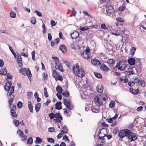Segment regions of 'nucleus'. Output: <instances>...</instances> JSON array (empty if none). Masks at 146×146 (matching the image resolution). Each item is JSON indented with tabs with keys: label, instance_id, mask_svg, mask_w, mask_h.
Segmentation results:
<instances>
[{
	"label": "nucleus",
	"instance_id": "1",
	"mask_svg": "<svg viewBox=\"0 0 146 146\" xmlns=\"http://www.w3.org/2000/svg\"><path fill=\"white\" fill-rule=\"evenodd\" d=\"M72 70L73 73L76 76L82 78L85 76V73L84 70L77 64L73 65Z\"/></svg>",
	"mask_w": 146,
	"mask_h": 146
},
{
	"label": "nucleus",
	"instance_id": "2",
	"mask_svg": "<svg viewBox=\"0 0 146 146\" xmlns=\"http://www.w3.org/2000/svg\"><path fill=\"white\" fill-rule=\"evenodd\" d=\"M107 96L106 94H103L96 96L94 98L95 102L97 103L99 106H102L104 101L105 102V100Z\"/></svg>",
	"mask_w": 146,
	"mask_h": 146
},
{
	"label": "nucleus",
	"instance_id": "3",
	"mask_svg": "<svg viewBox=\"0 0 146 146\" xmlns=\"http://www.w3.org/2000/svg\"><path fill=\"white\" fill-rule=\"evenodd\" d=\"M19 71V72L21 73L22 75L24 76H26L27 75L29 78H31L32 74L30 69L29 68L26 69L25 68H21Z\"/></svg>",
	"mask_w": 146,
	"mask_h": 146
},
{
	"label": "nucleus",
	"instance_id": "4",
	"mask_svg": "<svg viewBox=\"0 0 146 146\" xmlns=\"http://www.w3.org/2000/svg\"><path fill=\"white\" fill-rule=\"evenodd\" d=\"M126 66V61L121 60L117 63V64L115 67V68L117 67L118 70L121 71L124 70Z\"/></svg>",
	"mask_w": 146,
	"mask_h": 146
},
{
	"label": "nucleus",
	"instance_id": "5",
	"mask_svg": "<svg viewBox=\"0 0 146 146\" xmlns=\"http://www.w3.org/2000/svg\"><path fill=\"white\" fill-rule=\"evenodd\" d=\"M81 54L82 57L86 59L90 58V57L91 56L90 51L89 48L88 47L86 48L84 51L82 52Z\"/></svg>",
	"mask_w": 146,
	"mask_h": 146
},
{
	"label": "nucleus",
	"instance_id": "6",
	"mask_svg": "<svg viewBox=\"0 0 146 146\" xmlns=\"http://www.w3.org/2000/svg\"><path fill=\"white\" fill-rule=\"evenodd\" d=\"M52 76L54 78L56 81L60 80L62 81L63 80V78L60 75V74L55 70L53 71L52 72Z\"/></svg>",
	"mask_w": 146,
	"mask_h": 146
},
{
	"label": "nucleus",
	"instance_id": "7",
	"mask_svg": "<svg viewBox=\"0 0 146 146\" xmlns=\"http://www.w3.org/2000/svg\"><path fill=\"white\" fill-rule=\"evenodd\" d=\"M127 137L130 142L134 141L137 139V136L131 132L129 130L128 131Z\"/></svg>",
	"mask_w": 146,
	"mask_h": 146
},
{
	"label": "nucleus",
	"instance_id": "8",
	"mask_svg": "<svg viewBox=\"0 0 146 146\" xmlns=\"http://www.w3.org/2000/svg\"><path fill=\"white\" fill-rule=\"evenodd\" d=\"M64 104L67 108L69 110H72L73 108V105L70 104V100L65 98H63Z\"/></svg>",
	"mask_w": 146,
	"mask_h": 146
},
{
	"label": "nucleus",
	"instance_id": "9",
	"mask_svg": "<svg viewBox=\"0 0 146 146\" xmlns=\"http://www.w3.org/2000/svg\"><path fill=\"white\" fill-rule=\"evenodd\" d=\"M11 115L15 117H17V115L16 113L15 110H16V106L13 104L12 106H11Z\"/></svg>",
	"mask_w": 146,
	"mask_h": 146
},
{
	"label": "nucleus",
	"instance_id": "10",
	"mask_svg": "<svg viewBox=\"0 0 146 146\" xmlns=\"http://www.w3.org/2000/svg\"><path fill=\"white\" fill-rule=\"evenodd\" d=\"M55 119H53V121L57 123L60 122L61 120H62V117L59 113H55Z\"/></svg>",
	"mask_w": 146,
	"mask_h": 146
},
{
	"label": "nucleus",
	"instance_id": "11",
	"mask_svg": "<svg viewBox=\"0 0 146 146\" xmlns=\"http://www.w3.org/2000/svg\"><path fill=\"white\" fill-rule=\"evenodd\" d=\"M5 90L8 91L7 95L8 96H11L13 93L14 91V87H5Z\"/></svg>",
	"mask_w": 146,
	"mask_h": 146
},
{
	"label": "nucleus",
	"instance_id": "12",
	"mask_svg": "<svg viewBox=\"0 0 146 146\" xmlns=\"http://www.w3.org/2000/svg\"><path fill=\"white\" fill-rule=\"evenodd\" d=\"M128 131L129 130L128 129L121 130L119 133L118 135L121 138H123L125 136H127Z\"/></svg>",
	"mask_w": 146,
	"mask_h": 146
},
{
	"label": "nucleus",
	"instance_id": "13",
	"mask_svg": "<svg viewBox=\"0 0 146 146\" xmlns=\"http://www.w3.org/2000/svg\"><path fill=\"white\" fill-rule=\"evenodd\" d=\"M106 9L107 13H112L114 11V9L113 7L110 5H107L106 6Z\"/></svg>",
	"mask_w": 146,
	"mask_h": 146
},
{
	"label": "nucleus",
	"instance_id": "14",
	"mask_svg": "<svg viewBox=\"0 0 146 146\" xmlns=\"http://www.w3.org/2000/svg\"><path fill=\"white\" fill-rule=\"evenodd\" d=\"M107 134V129L106 128H103L100 130L99 132L98 133V135L106 137Z\"/></svg>",
	"mask_w": 146,
	"mask_h": 146
},
{
	"label": "nucleus",
	"instance_id": "15",
	"mask_svg": "<svg viewBox=\"0 0 146 146\" xmlns=\"http://www.w3.org/2000/svg\"><path fill=\"white\" fill-rule=\"evenodd\" d=\"M55 64V68L56 69L60 70L61 72H63L64 71L62 65L60 62L56 63Z\"/></svg>",
	"mask_w": 146,
	"mask_h": 146
},
{
	"label": "nucleus",
	"instance_id": "16",
	"mask_svg": "<svg viewBox=\"0 0 146 146\" xmlns=\"http://www.w3.org/2000/svg\"><path fill=\"white\" fill-rule=\"evenodd\" d=\"M92 64L94 65L99 66L101 65V63L97 59H92L91 60Z\"/></svg>",
	"mask_w": 146,
	"mask_h": 146
},
{
	"label": "nucleus",
	"instance_id": "17",
	"mask_svg": "<svg viewBox=\"0 0 146 146\" xmlns=\"http://www.w3.org/2000/svg\"><path fill=\"white\" fill-rule=\"evenodd\" d=\"M17 58V62L18 65L19 67H21L23 66V64L22 63V59L20 55H19Z\"/></svg>",
	"mask_w": 146,
	"mask_h": 146
},
{
	"label": "nucleus",
	"instance_id": "18",
	"mask_svg": "<svg viewBox=\"0 0 146 146\" xmlns=\"http://www.w3.org/2000/svg\"><path fill=\"white\" fill-rule=\"evenodd\" d=\"M59 49L63 53H65L66 51V48L64 44L60 45L59 47Z\"/></svg>",
	"mask_w": 146,
	"mask_h": 146
},
{
	"label": "nucleus",
	"instance_id": "19",
	"mask_svg": "<svg viewBox=\"0 0 146 146\" xmlns=\"http://www.w3.org/2000/svg\"><path fill=\"white\" fill-rule=\"evenodd\" d=\"M129 64L130 65H134L135 62V59L133 58H130L128 60Z\"/></svg>",
	"mask_w": 146,
	"mask_h": 146
},
{
	"label": "nucleus",
	"instance_id": "20",
	"mask_svg": "<svg viewBox=\"0 0 146 146\" xmlns=\"http://www.w3.org/2000/svg\"><path fill=\"white\" fill-rule=\"evenodd\" d=\"M107 63L110 66H112L115 63V60L112 59H110L107 60Z\"/></svg>",
	"mask_w": 146,
	"mask_h": 146
},
{
	"label": "nucleus",
	"instance_id": "21",
	"mask_svg": "<svg viewBox=\"0 0 146 146\" xmlns=\"http://www.w3.org/2000/svg\"><path fill=\"white\" fill-rule=\"evenodd\" d=\"M62 103L60 102H57L55 104V109L58 110H60L62 109V106H61Z\"/></svg>",
	"mask_w": 146,
	"mask_h": 146
},
{
	"label": "nucleus",
	"instance_id": "22",
	"mask_svg": "<svg viewBox=\"0 0 146 146\" xmlns=\"http://www.w3.org/2000/svg\"><path fill=\"white\" fill-rule=\"evenodd\" d=\"M79 36V33L77 31H75L72 33L71 35V36L72 38L76 39Z\"/></svg>",
	"mask_w": 146,
	"mask_h": 146
},
{
	"label": "nucleus",
	"instance_id": "23",
	"mask_svg": "<svg viewBox=\"0 0 146 146\" xmlns=\"http://www.w3.org/2000/svg\"><path fill=\"white\" fill-rule=\"evenodd\" d=\"M118 117V115L116 114L112 118H110L109 119L107 118V121L109 123H112L113 122V120L115 119H116Z\"/></svg>",
	"mask_w": 146,
	"mask_h": 146
},
{
	"label": "nucleus",
	"instance_id": "24",
	"mask_svg": "<svg viewBox=\"0 0 146 146\" xmlns=\"http://www.w3.org/2000/svg\"><path fill=\"white\" fill-rule=\"evenodd\" d=\"M59 38H57L56 39H54L53 41H51V45L52 46H53L57 44L59 42Z\"/></svg>",
	"mask_w": 146,
	"mask_h": 146
},
{
	"label": "nucleus",
	"instance_id": "25",
	"mask_svg": "<svg viewBox=\"0 0 146 146\" xmlns=\"http://www.w3.org/2000/svg\"><path fill=\"white\" fill-rule=\"evenodd\" d=\"M28 105L29 108L30 112L32 113H33V105L31 102L30 101H29L28 102Z\"/></svg>",
	"mask_w": 146,
	"mask_h": 146
},
{
	"label": "nucleus",
	"instance_id": "26",
	"mask_svg": "<svg viewBox=\"0 0 146 146\" xmlns=\"http://www.w3.org/2000/svg\"><path fill=\"white\" fill-rule=\"evenodd\" d=\"M101 69L104 71H107L109 69L108 67L104 64H102L100 66Z\"/></svg>",
	"mask_w": 146,
	"mask_h": 146
},
{
	"label": "nucleus",
	"instance_id": "27",
	"mask_svg": "<svg viewBox=\"0 0 146 146\" xmlns=\"http://www.w3.org/2000/svg\"><path fill=\"white\" fill-rule=\"evenodd\" d=\"M62 129L61 131V132L63 133L64 134H66L68 133V130L66 125H64L62 126Z\"/></svg>",
	"mask_w": 146,
	"mask_h": 146
},
{
	"label": "nucleus",
	"instance_id": "28",
	"mask_svg": "<svg viewBox=\"0 0 146 146\" xmlns=\"http://www.w3.org/2000/svg\"><path fill=\"white\" fill-rule=\"evenodd\" d=\"M97 91L99 93H102L103 91V86L102 85H99L97 87Z\"/></svg>",
	"mask_w": 146,
	"mask_h": 146
},
{
	"label": "nucleus",
	"instance_id": "29",
	"mask_svg": "<svg viewBox=\"0 0 146 146\" xmlns=\"http://www.w3.org/2000/svg\"><path fill=\"white\" fill-rule=\"evenodd\" d=\"M130 92L133 94H137L138 93L139 90L138 89H135L133 88L130 89Z\"/></svg>",
	"mask_w": 146,
	"mask_h": 146
},
{
	"label": "nucleus",
	"instance_id": "30",
	"mask_svg": "<svg viewBox=\"0 0 146 146\" xmlns=\"http://www.w3.org/2000/svg\"><path fill=\"white\" fill-rule=\"evenodd\" d=\"M7 73V71L5 68L1 69L0 70V74L2 75H6Z\"/></svg>",
	"mask_w": 146,
	"mask_h": 146
},
{
	"label": "nucleus",
	"instance_id": "31",
	"mask_svg": "<svg viewBox=\"0 0 146 146\" xmlns=\"http://www.w3.org/2000/svg\"><path fill=\"white\" fill-rule=\"evenodd\" d=\"M41 106V104L40 103L37 104L35 106V109L36 112L38 111Z\"/></svg>",
	"mask_w": 146,
	"mask_h": 146
},
{
	"label": "nucleus",
	"instance_id": "32",
	"mask_svg": "<svg viewBox=\"0 0 146 146\" xmlns=\"http://www.w3.org/2000/svg\"><path fill=\"white\" fill-rule=\"evenodd\" d=\"M57 92L59 93H62V88L59 86H57L56 88Z\"/></svg>",
	"mask_w": 146,
	"mask_h": 146
},
{
	"label": "nucleus",
	"instance_id": "33",
	"mask_svg": "<svg viewBox=\"0 0 146 146\" xmlns=\"http://www.w3.org/2000/svg\"><path fill=\"white\" fill-rule=\"evenodd\" d=\"M136 48L134 47L132 48L130 50V54L131 55H134L135 52L136 50Z\"/></svg>",
	"mask_w": 146,
	"mask_h": 146
},
{
	"label": "nucleus",
	"instance_id": "34",
	"mask_svg": "<svg viewBox=\"0 0 146 146\" xmlns=\"http://www.w3.org/2000/svg\"><path fill=\"white\" fill-rule=\"evenodd\" d=\"M98 141L101 140V142L102 143L105 142V139L104 138V137H103L102 136H100V135H98Z\"/></svg>",
	"mask_w": 146,
	"mask_h": 146
},
{
	"label": "nucleus",
	"instance_id": "35",
	"mask_svg": "<svg viewBox=\"0 0 146 146\" xmlns=\"http://www.w3.org/2000/svg\"><path fill=\"white\" fill-rule=\"evenodd\" d=\"M42 141V139L39 137H36V141H35L34 142L35 143H40Z\"/></svg>",
	"mask_w": 146,
	"mask_h": 146
},
{
	"label": "nucleus",
	"instance_id": "36",
	"mask_svg": "<svg viewBox=\"0 0 146 146\" xmlns=\"http://www.w3.org/2000/svg\"><path fill=\"white\" fill-rule=\"evenodd\" d=\"M62 95L66 97H68L69 96V93L68 91H66L65 92L62 93Z\"/></svg>",
	"mask_w": 146,
	"mask_h": 146
},
{
	"label": "nucleus",
	"instance_id": "37",
	"mask_svg": "<svg viewBox=\"0 0 146 146\" xmlns=\"http://www.w3.org/2000/svg\"><path fill=\"white\" fill-rule=\"evenodd\" d=\"M36 18L35 17H33L31 19V22L33 24H35L36 23Z\"/></svg>",
	"mask_w": 146,
	"mask_h": 146
},
{
	"label": "nucleus",
	"instance_id": "38",
	"mask_svg": "<svg viewBox=\"0 0 146 146\" xmlns=\"http://www.w3.org/2000/svg\"><path fill=\"white\" fill-rule=\"evenodd\" d=\"M48 116L50 119H53L55 117V114H54L53 113H51L49 114Z\"/></svg>",
	"mask_w": 146,
	"mask_h": 146
},
{
	"label": "nucleus",
	"instance_id": "39",
	"mask_svg": "<svg viewBox=\"0 0 146 146\" xmlns=\"http://www.w3.org/2000/svg\"><path fill=\"white\" fill-rule=\"evenodd\" d=\"M94 74L95 76L97 78H102V76L101 74L100 73L94 72Z\"/></svg>",
	"mask_w": 146,
	"mask_h": 146
},
{
	"label": "nucleus",
	"instance_id": "40",
	"mask_svg": "<svg viewBox=\"0 0 146 146\" xmlns=\"http://www.w3.org/2000/svg\"><path fill=\"white\" fill-rule=\"evenodd\" d=\"M109 107L110 108H113L115 105V102L113 101H111L109 104Z\"/></svg>",
	"mask_w": 146,
	"mask_h": 146
},
{
	"label": "nucleus",
	"instance_id": "41",
	"mask_svg": "<svg viewBox=\"0 0 146 146\" xmlns=\"http://www.w3.org/2000/svg\"><path fill=\"white\" fill-rule=\"evenodd\" d=\"M28 144H32L33 143V139L32 137H29L27 140V142Z\"/></svg>",
	"mask_w": 146,
	"mask_h": 146
},
{
	"label": "nucleus",
	"instance_id": "42",
	"mask_svg": "<svg viewBox=\"0 0 146 146\" xmlns=\"http://www.w3.org/2000/svg\"><path fill=\"white\" fill-rule=\"evenodd\" d=\"M12 84L11 82L10 81H8L7 83L5 84V85L4 86L5 87H11V86Z\"/></svg>",
	"mask_w": 146,
	"mask_h": 146
},
{
	"label": "nucleus",
	"instance_id": "43",
	"mask_svg": "<svg viewBox=\"0 0 146 146\" xmlns=\"http://www.w3.org/2000/svg\"><path fill=\"white\" fill-rule=\"evenodd\" d=\"M51 102V101L50 99L47 100V101L43 103V106H48V104Z\"/></svg>",
	"mask_w": 146,
	"mask_h": 146
},
{
	"label": "nucleus",
	"instance_id": "44",
	"mask_svg": "<svg viewBox=\"0 0 146 146\" xmlns=\"http://www.w3.org/2000/svg\"><path fill=\"white\" fill-rule=\"evenodd\" d=\"M44 96L45 97L47 98L48 96V93L47 92L46 88L45 87L44 88Z\"/></svg>",
	"mask_w": 146,
	"mask_h": 146
},
{
	"label": "nucleus",
	"instance_id": "45",
	"mask_svg": "<svg viewBox=\"0 0 146 146\" xmlns=\"http://www.w3.org/2000/svg\"><path fill=\"white\" fill-rule=\"evenodd\" d=\"M52 58L55 61V64L60 62L59 58L57 57H52Z\"/></svg>",
	"mask_w": 146,
	"mask_h": 146
},
{
	"label": "nucleus",
	"instance_id": "46",
	"mask_svg": "<svg viewBox=\"0 0 146 146\" xmlns=\"http://www.w3.org/2000/svg\"><path fill=\"white\" fill-rule=\"evenodd\" d=\"M101 28L102 29H104L105 30H107L108 29V28L106 26V25L104 23L102 24L101 25Z\"/></svg>",
	"mask_w": 146,
	"mask_h": 146
},
{
	"label": "nucleus",
	"instance_id": "47",
	"mask_svg": "<svg viewBox=\"0 0 146 146\" xmlns=\"http://www.w3.org/2000/svg\"><path fill=\"white\" fill-rule=\"evenodd\" d=\"M125 8V7L124 6H120L118 9V11L121 12L124 10Z\"/></svg>",
	"mask_w": 146,
	"mask_h": 146
},
{
	"label": "nucleus",
	"instance_id": "48",
	"mask_svg": "<svg viewBox=\"0 0 146 146\" xmlns=\"http://www.w3.org/2000/svg\"><path fill=\"white\" fill-rule=\"evenodd\" d=\"M17 106L19 108H21L23 106L22 103L20 101L18 102L17 103Z\"/></svg>",
	"mask_w": 146,
	"mask_h": 146
},
{
	"label": "nucleus",
	"instance_id": "49",
	"mask_svg": "<svg viewBox=\"0 0 146 146\" xmlns=\"http://www.w3.org/2000/svg\"><path fill=\"white\" fill-rule=\"evenodd\" d=\"M89 29V28L87 27H80V30L83 31L84 30H87Z\"/></svg>",
	"mask_w": 146,
	"mask_h": 146
},
{
	"label": "nucleus",
	"instance_id": "50",
	"mask_svg": "<svg viewBox=\"0 0 146 146\" xmlns=\"http://www.w3.org/2000/svg\"><path fill=\"white\" fill-rule=\"evenodd\" d=\"M63 139L64 140H65V141L67 142L68 143L69 142V140L68 138V137L66 135H65L63 137Z\"/></svg>",
	"mask_w": 146,
	"mask_h": 146
},
{
	"label": "nucleus",
	"instance_id": "51",
	"mask_svg": "<svg viewBox=\"0 0 146 146\" xmlns=\"http://www.w3.org/2000/svg\"><path fill=\"white\" fill-rule=\"evenodd\" d=\"M16 13L13 12H11L10 13V16L12 18H15L16 17Z\"/></svg>",
	"mask_w": 146,
	"mask_h": 146
},
{
	"label": "nucleus",
	"instance_id": "52",
	"mask_svg": "<svg viewBox=\"0 0 146 146\" xmlns=\"http://www.w3.org/2000/svg\"><path fill=\"white\" fill-rule=\"evenodd\" d=\"M14 123L15 125L16 126H18L19 125V122L17 120L14 119Z\"/></svg>",
	"mask_w": 146,
	"mask_h": 146
},
{
	"label": "nucleus",
	"instance_id": "53",
	"mask_svg": "<svg viewBox=\"0 0 146 146\" xmlns=\"http://www.w3.org/2000/svg\"><path fill=\"white\" fill-rule=\"evenodd\" d=\"M35 51L34 50H33L31 52V54H32V59H33V60H35Z\"/></svg>",
	"mask_w": 146,
	"mask_h": 146
},
{
	"label": "nucleus",
	"instance_id": "54",
	"mask_svg": "<svg viewBox=\"0 0 146 146\" xmlns=\"http://www.w3.org/2000/svg\"><path fill=\"white\" fill-rule=\"evenodd\" d=\"M32 93L30 92H28L27 94V95L28 96V98L29 99H31V96H32Z\"/></svg>",
	"mask_w": 146,
	"mask_h": 146
},
{
	"label": "nucleus",
	"instance_id": "55",
	"mask_svg": "<svg viewBox=\"0 0 146 146\" xmlns=\"http://www.w3.org/2000/svg\"><path fill=\"white\" fill-rule=\"evenodd\" d=\"M135 83L134 81H129L128 83V84L130 86H132L135 85Z\"/></svg>",
	"mask_w": 146,
	"mask_h": 146
},
{
	"label": "nucleus",
	"instance_id": "56",
	"mask_svg": "<svg viewBox=\"0 0 146 146\" xmlns=\"http://www.w3.org/2000/svg\"><path fill=\"white\" fill-rule=\"evenodd\" d=\"M19 135L21 137L24 135V133L21 130H19Z\"/></svg>",
	"mask_w": 146,
	"mask_h": 146
},
{
	"label": "nucleus",
	"instance_id": "57",
	"mask_svg": "<svg viewBox=\"0 0 146 146\" xmlns=\"http://www.w3.org/2000/svg\"><path fill=\"white\" fill-rule=\"evenodd\" d=\"M48 141L50 143H54V140L52 138H47Z\"/></svg>",
	"mask_w": 146,
	"mask_h": 146
},
{
	"label": "nucleus",
	"instance_id": "58",
	"mask_svg": "<svg viewBox=\"0 0 146 146\" xmlns=\"http://www.w3.org/2000/svg\"><path fill=\"white\" fill-rule=\"evenodd\" d=\"M13 98H11L9 100V103L10 105L9 106H10V105H11V106H12V105H13V104H12V102L13 101Z\"/></svg>",
	"mask_w": 146,
	"mask_h": 146
},
{
	"label": "nucleus",
	"instance_id": "59",
	"mask_svg": "<svg viewBox=\"0 0 146 146\" xmlns=\"http://www.w3.org/2000/svg\"><path fill=\"white\" fill-rule=\"evenodd\" d=\"M140 80L137 78H135L134 80V83H137L139 82Z\"/></svg>",
	"mask_w": 146,
	"mask_h": 146
},
{
	"label": "nucleus",
	"instance_id": "60",
	"mask_svg": "<svg viewBox=\"0 0 146 146\" xmlns=\"http://www.w3.org/2000/svg\"><path fill=\"white\" fill-rule=\"evenodd\" d=\"M141 86L142 87L144 86L145 85V83L143 80H141L140 82Z\"/></svg>",
	"mask_w": 146,
	"mask_h": 146
},
{
	"label": "nucleus",
	"instance_id": "61",
	"mask_svg": "<svg viewBox=\"0 0 146 146\" xmlns=\"http://www.w3.org/2000/svg\"><path fill=\"white\" fill-rule=\"evenodd\" d=\"M64 134L62 132H61L60 133H59L58 135L57 136V137L58 139H60L63 136Z\"/></svg>",
	"mask_w": 146,
	"mask_h": 146
},
{
	"label": "nucleus",
	"instance_id": "62",
	"mask_svg": "<svg viewBox=\"0 0 146 146\" xmlns=\"http://www.w3.org/2000/svg\"><path fill=\"white\" fill-rule=\"evenodd\" d=\"M35 12H36L37 13V15L39 17H41L42 16V14L40 12L38 11L37 10H36L35 11Z\"/></svg>",
	"mask_w": 146,
	"mask_h": 146
},
{
	"label": "nucleus",
	"instance_id": "63",
	"mask_svg": "<svg viewBox=\"0 0 146 146\" xmlns=\"http://www.w3.org/2000/svg\"><path fill=\"white\" fill-rule=\"evenodd\" d=\"M56 96H57L58 98L59 99V100H61L62 99V95L60 94H59V93H57L56 94Z\"/></svg>",
	"mask_w": 146,
	"mask_h": 146
},
{
	"label": "nucleus",
	"instance_id": "64",
	"mask_svg": "<svg viewBox=\"0 0 146 146\" xmlns=\"http://www.w3.org/2000/svg\"><path fill=\"white\" fill-rule=\"evenodd\" d=\"M56 23H55L54 21L52 20L50 22V24L52 26H53L56 25Z\"/></svg>",
	"mask_w": 146,
	"mask_h": 146
}]
</instances>
